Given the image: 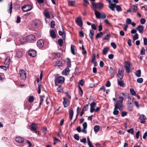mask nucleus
Here are the masks:
<instances>
[{
  "mask_svg": "<svg viewBox=\"0 0 147 147\" xmlns=\"http://www.w3.org/2000/svg\"><path fill=\"white\" fill-rule=\"evenodd\" d=\"M30 129L32 131H36L37 129V124L34 123H31V125L30 126Z\"/></svg>",
  "mask_w": 147,
  "mask_h": 147,
  "instance_id": "obj_10",
  "label": "nucleus"
},
{
  "mask_svg": "<svg viewBox=\"0 0 147 147\" xmlns=\"http://www.w3.org/2000/svg\"><path fill=\"white\" fill-rule=\"evenodd\" d=\"M110 36V34H107L106 36L103 39V40H109V36Z\"/></svg>",
  "mask_w": 147,
  "mask_h": 147,
  "instance_id": "obj_51",
  "label": "nucleus"
},
{
  "mask_svg": "<svg viewBox=\"0 0 147 147\" xmlns=\"http://www.w3.org/2000/svg\"><path fill=\"white\" fill-rule=\"evenodd\" d=\"M57 91L59 92H62V88L61 86H59L57 89Z\"/></svg>",
  "mask_w": 147,
  "mask_h": 147,
  "instance_id": "obj_48",
  "label": "nucleus"
},
{
  "mask_svg": "<svg viewBox=\"0 0 147 147\" xmlns=\"http://www.w3.org/2000/svg\"><path fill=\"white\" fill-rule=\"evenodd\" d=\"M92 9H95L98 8L99 9H101L103 7V4L101 3H98L96 4L94 2L92 3Z\"/></svg>",
  "mask_w": 147,
  "mask_h": 147,
  "instance_id": "obj_2",
  "label": "nucleus"
},
{
  "mask_svg": "<svg viewBox=\"0 0 147 147\" xmlns=\"http://www.w3.org/2000/svg\"><path fill=\"white\" fill-rule=\"evenodd\" d=\"M94 31L92 30H90V33L89 34V36L91 40H93V36L94 34Z\"/></svg>",
  "mask_w": 147,
  "mask_h": 147,
  "instance_id": "obj_29",
  "label": "nucleus"
},
{
  "mask_svg": "<svg viewBox=\"0 0 147 147\" xmlns=\"http://www.w3.org/2000/svg\"><path fill=\"white\" fill-rule=\"evenodd\" d=\"M124 99L123 96H119V100L117 101L116 104L119 105L120 107H123V101Z\"/></svg>",
  "mask_w": 147,
  "mask_h": 147,
  "instance_id": "obj_7",
  "label": "nucleus"
},
{
  "mask_svg": "<svg viewBox=\"0 0 147 147\" xmlns=\"http://www.w3.org/2000/svg\"><path fill=\"white\" fill-rule=\"evenodd\" d=\"M37 46L40 48H42L44 45V40H38L37 43Z\"/></svg>",
  "mask_w": 147,
  "mask_h": 147,
  "instance_id": "obj_13",
  "label": "nucleus"
},
{
  "mask_svg": "<svg viewBox=\"0 0 147 147\" xmlns=\"http://www.w3.org/2000/svg\"><path fill=\"white\" fill-rule=\"evenodd\" d=\"M111 83L109 81H108L105 84V86L107 87H109L111 86Z\"/></svg>",
  "mask_w": 147,
  "mask_h": 147,
  "instance_id": "obj_61",
  "label": "nucleus"
},
{
  "mask_svg": "<svg viewBox=\"0 0 147 147\" xmlns=\"http://www.w3.org/2000/svg\"><path fill=\"white\" fill-rule=\"evenodd\" d=\"M93 10L95 12L94 14L97 18L104 19L106 17V15L104 13H100L94 8L93 9Z\"/></svg>",
  "mask_w": 147,
  "mask_h": 147,
  "instance_id": "obj_1",
  "label": "nucleus"
},
{
  "mask_svg": "<svg viewBox=\"0 0 147 147\" xmlns=\"http://www.w3.org/2000/svg\"><path fill=\"white\" fill-rule=\"evenodd\" d=\"M62 64V62L60 61H58L55 63V66H61Z\"/></svg>",
  "mask_w": 147,
  "mask_h": 147,
  "instance_id": "obj_39",
  "label": "nucleus"
},
{
  "mask_svg": "<svg viewBox=\"0 0 147 147\" xmlns=\"http://www.w3.org/2000/svg\"><path fill=\"white\" fill-rule=\"evenodd\" d=\"M22 9L23 11L27 12L31 10L32 6L30 5H24L22 7Z\"/></svg>",
  "mask_w": 147,
  "mask_h": 147,
  "instance_id": "obj_8",
  "label": "nucleus"
},
{
  "mask_svg": "<svg viewBox=\"0 0 147 147\" xmlns=\"http://www.w3.org/2000/svg\"><path fill=\"white\" fill-rule=\"evenodd\" d=\"M70 70L68 68H66L63 70L62 72V74L65 76H67L69 75Z\"/></svg>",
  "mask_w": 147,
  "mask_h": 147,
  "instance_id": "obj_18",
  "label": "nucleus"
},
{
  "mask_svg": "<svg viewBox=\"0 0 147 147\" xmlns=\"http://www.w3.org/2000/svg\"><path fill=\"white\" fill-rule=\"evenodd\" d=\"M64 80L65 78L64 77L61 76H59L55 78L54 81L55 83L56 84L57 83L62 84L64 82Z\"/></svg>",
  "mask_w": 147,
  "mask_h": 147,
  "instance_id": "obj_6",
  "label": "nucleus"
},
{
  "mask_svg": "<svg viewBox=\"0 0 147 147\" xmlns=\"http://www.w3.org/2000/svg\"><path fill=\"white\" fill-rule=\"evenodd\" d=\"M103 35L102 32H101L99 33H98L96 35V38L100 37L102 36Z\"/></svg>",
  "mask_w": 147,
  "mask_h": 147,
  "instance_id": "obj_43",
  "label": "nucleus"
},
{
  "mask_svg": "<svg viewBox=\"0 0 147 147\" xmlns=\"http://www.w3.org/2000/svg\"><path fill=\"white\" fill-rule=\"evenodd\" d=\"M125 65L124 67L127 73H129L130 72L131 66L130 63L129 61H125L124 62Z\"/></svg>",
  "mask_w": 147,
  "mask_h": 147,
  "instance_id": "obj_5",
  "label": "nucleus"
},
{
  "mask_svg": "<svg viewBox=\"0 0 147 147\" xmlns=\"http://www.w3.org/2000/svg\"><path fill=\"white\" fill-rule=\"evenodd\" d=\"M83 128L86 129L87 127V125L86 122H84L82 125Z\"/></svg>",
  "mask_w": 147,
  "mask_h": 147,
  "instance_id": "obj_64",
  "label": "nucleus"
},
{
  "mask_svg": "<svg viewBox=\"0 0 147 147\" xmlns=\"http://www.w3.org/2000/svg\"><path fill=\"white\" fill-rule=\"evenodd\" d=\"M127 131L129 133L131 134H134V130L133 128H131L127 130Z\"/></svg>",
  "mask_w": 147,
  "mask_h": 147,
  "instance_id": "obj_53",
  "label": "nucleus"
},
{
  "mask_svg": "<svg viewBox=\"0 0 147 147\" xmlns=\"http://www.w3.org/2000/svg\"><path fill=\"white\" fill-rule=\"evenodd\" d=\"M10 62V59L9 58L7 57L5 61V63L6 64H7L9 65Z\"/></svg>",
  "mask_w": 147,
  "mask_h": 147,
  "instance_id": "obj_47",
  "label": "nucleus"
},
{
  "mask_svg": "<svg viewBox=\"0 0 147 147\" xmlns=\"http://www.w3.org/2000/svg\"><path fill=\"white\" fill-rule=\"evenodd\" d=\"M115 7L116 8L117 10L118 11H122L121 8L120 6L119 5H117L115 6Z\"/></svg>",
  "mask_w": 147,
  "mask_h": 147,
  "instance_id": "obj_46",
  "label": "nucleus"
},
{
  "mask_svg": "<svg viewBox=\"0 0 147 147\" xmlns=\"http://www.w3.org/2000/svg\"><path fill=\"white\" fill-rule=\"evenodd\" d=\"M137 81L138 82L141 83L143 82V80L142 78H138L137 79Z\"/></svg>",
  "mask_w": 147,
  "mask_h": 147,
  "instance_id": "obj_50",
  "label": "nucleus"
},
{
  "mask_svg": "<svg viewBox=\"0 0 147 147\" xmlns=\"http://www.w3.org/2000/svg\"><path fill=\"white\" fill-rule=\"evenodd\" d=\"M74 115V111L72 109H70L69 111V118L70 120H71Z\"/></svg>",
  "mask_w": 147,
  "mask_h": 147,
  "instance_id": "obj_26",
  "label": "nucleus"
},
{
  "mask_svg": "<svg viewBox=\"0 0 147 147\" xmlns=\"http://www.w3.org/2000/svg\"><path fill=\"white\" fill-rule=\"evenodd\" d=\"M127 115V113L126 112L122 111L121 112V116L122 117H124V116Z\"/></svg>",
  "mask_w": 147,
  "mask_h": 147,
  "instance_id": "obj_63",
  "label": "nucleus"
},
{
  "mask_svg": "<svg viewBox=\"0 0 147 147\" xmlns=\"http://www.w3.org/2000/svg\"><path fill=\"white\" fill-rule=\"evenodd\" d=\"M133 106L132 105H129L128 107V109L129 111H131L133 110Z\"/></svg>",
  "mask_w": 147,
  "mask_h": 147,
  "instance_id": "obj_54",
  "label": "nucleus"
},
{
  "mask_svg": "<svg viewBox=\"0 0 147 147\" xmlns=\"http://www.w3.org/2000/svg\"><path fill=\"white\" fill-rule=\"evenodd\" d=\"M117 83L118 85L122 87H124L125 86V85L124 84V81L122 80V79H118Z\"/></svg>",
  "mask_w": 147,
  "mask_h": 147,
  "instance_id": "obj_19",
  "label": "nucleus"
},
{
  "mask_svg": "<svg viewBox=\"0 0 147 147\" xmlns=\"http://www.w3.org/2000/svg\"><path fill=\"white\" fill-rule=\"evenodd\" d=\"M20 77L21 80H26V71L23 69H20L19 71Z\"/></svg>",
  "mask_w": 147,
  "mask_h": 147,
  "instance_id": "obj_4",
  "label": "nucleus"
},
{
  "mask_svg": "<svg viewBox=\"0 0 147 147\" xmlns=\"http://www.w3.org/2000/svg\"><path fill=\"white\" fill-rule=\"evenodd\" d=\"M138 5L137 4L133 5L130 7V9L132 11L135 12L137 10Z\"/></svg>",
  "mask_w": 147,
  "mask_h": 147,
  "instance_id": "obj_25",
  "label": "nucleus"
},
{
  "mask_svg": "<svg viewBox=\"0 0 147 147\" xmlns=\"http://www.w3.org/2000/svg\"><path fill=\"white\" fill-rule=\"evenodd\" d=\"M84 2V5L85 6H87V5H89V3L88 1V0H83Z\"/></svg>",
  "mask_w": 147,
  "mask_h": 147,
  "instance_id": "obj_44",
  "label": "nucleus"
},
{
  "mask_svg": "<svg viewBox=\"0 0 147 147\" xmlns=\"http://www.w3.org/2000/svg\"><path fill=\"white\" fill-rule=\"evenodd\" d=\"M55 25V21H52L51 22V28H54Z\"/></svg>",
  "mask_w": 147,
  "mask_h": 147,
  "instance_id": "obj_56",
  "label": "nucleus"
},
{
  "mask_svg": "<svg viewBox=\"0 0 147 147\" xmlns=\"http://www.w3.org/2000/svg\"><path fill=\"white\" fill-rule=\"evenodd\" d=\"M138 38V34H136L133 37V39L134 40H136Z\"/></svg>",
  "mask_w": 147,
  "mask_h": 147,
  "instance_id": "obj_58",
  "label": "nucleus"
},
{
  "mask_svg": "<svg viewBox=\"0 0 147 147\" xmlns=\"http://www.w3.org/2000/svg\"><path fill=\"white\" fill-rule=\"evenodd\" d=\"M111 45L114 49H115L117 47V45L115 42H112L111 43Z\"/></svg>",
  "mask_w": 147,
  "mask_h": 147,
  "instance_id": "obj_57",
  "label": "nucleus"
},
{
  "mask_svg": "<svg viewBox=\"0 0 147 147\" xmlns=\"http://www.w3.org/2000/svg\"><path fill=\"white\" fill-rule=\"evenodd\" d=\"M123 107H120L119 105L115 104V105L113 114L115 115H118L119 113V111L117 110L118 109L119 110H121L123 109Z\"/></svg>",
  "mask_w": 147,
  "mask_h": 147,
  "instance_id": "obj_3",
  "label": "nucleus"
},
{
  "mask_svg": "<svg viewBox=\"0 0 147 147\" xmlns=\"http://www.w3.org/2000/svg\"><path fill=\"white\" fill-rule=\"evenodd\" d=\"M9 5V9L7 10V11L11 15L12 12V9L13 8L12 2H11L10 3L8 4Z\"/></svg>",
  "mask_w": 147,
  "mask_h": 147,
  "instance_id": "obj_22",
  "label": "nucleus"
},
{
  "mask_svg": "<svg viewBox=\"0 0 147 147\" xmlns=\"http://www.w3.org/2000/svg\"><path fill=\"white\" fill-rule=\"evenodd\" d=\"M100 129V126L98 125H96L94 127V130L96 132H98L99 131Z\"/></svg>",
  "mask_w": 147,
  "mask_h": 147,
  "instance_id": "obj_32",
  "label": "nucleus"
},
{
  "mask_svg": "<svg viewBox=\"0 0 147 147\" xmlns=\"http://www.w3.org/2000/svg\"><path fill=\"white\" fill-rule=\"evenodd\" d=\"M74 138L77 140H79V137L77 134H75L74 135Z\"/></svg>",
  "mask_w": 147,
  "mask_h": 147,
  "instance_id": "obj_62",
  "label": "nucleus"
},
{
  "mask_svg": "<svg viewBox=\"0 0 147 147\" xmlns=\"http://www.w3.org/2000/svg\"><path fill=\"white\" fill-rule=\"evenodd\" d=\"M116 4L115 3L110 4L109 8L112 11H114L115 10L114 8L115 7Z\"/></svg>",
  "mask_w": 147,
  "mask_h": 147,
  "instance_id": "obj_30",
  "label": "nucleus"
},
{
  "mask_svg": "<svg viewBox=\"0 0 147 147\" xmlns=\"http://www.w3.org/2000/svg\"><path fill=\"white\" fill-rule=\"evenodd\" d=\"M20 41L21 44H23L25 42H28L27 40V36L26 37H22L20 38Z\"/></svg>",
  "mask_w": 147,
  "mask_h": 147,
  "instance_id": "obj_23",
  "label": "nucleus"
},
{
  "mask_svg": "<svg viewBox=\"0 0 147 147\" xmlns=\"http://www.w3.org/2000/svg\"><path fill=\"white\" fill-rule=\"evenodd\" d=\"M44 97V96H42L40 97V102L39 103V107H40L41 106L42 102H43L44 100L43 97Z\"/></svg>",
  "mask_w": 147,
  "mask_h": 147,
  "instance_id": "obj_45",
  "label": "nucleus"
},
{
  "mask_svg": "<svg viewBox=\"0 0 147 147\" xmlns=\"http://www.w3.org/2000/svg\"><path fill=\"white\" fill-rule=\"evenodd\" d=\"M66 65L67 67H71V60L69 58L67 59Z\"/></svg>",
  "mask_w": 147,
  "mask_h": 147,
  "instance_id": "obj_35",
  "label": "nucleus"
},
{
  "mask_svg": "<svg viewBox=\"0 0 147 147\" xmlns=\"http://www.w3.org/2000/svg\"><path fill=\"white\" fill-rule=\"evenodd\" d=\"M63 105L64 107H66L68 106L69 104L67 103V99L66 98H63Z\"/></svg>",
  "mask_w": 147,
  "mask_h": 147,
  "instance_id": "obj_27",
  "label": "nucleus"
},
{
  "mask_svg": "<svg viewBox=\"0 0 147 147\" xmlns=\"http://www.w3.org/2000/svg\"><path fill=\"white\" fill-rule=\"evenodd\" d=\"M68 5L71 6H74L76 4V2L75 1H68Z\"/></svg>",
  "mask_w": 147,
  "mask_h": 147,
  "instance_id": "obj_28",
  "label": "nucleus"
},
{
  "mask_svg": "<svg viewBox=\"0 0 147 147\" xmlns=\"http://www.w3.org/2000/svg\"><path fill=\"white\" fill-rule=\"evenodd\" d=\"M88 106L89 104H86L84 105L82 109V110H83V111H86L88 110Z\"/></svg>",
  "mask_w": 147,
  "mask_h": 147,
  "instance_id": "obj_42",
  "label": "nucleus"
},
{
  "mask_svg": "<svg viewBox=\"0 0 147 147\" xmlns=\"http://www.w3.org/2000/svg\"><path fill=\"white\" fill-rule=\"evenodd\" d=\"M136 76L138 77H140L141 75V71L140 69L138 70L135 73Z\"/></svg>",
  "mask_w": 147,
  "mask_h": 147,
  "instance_id": "obj_36",
  "label": "nucleus"
},
{
  "mask_svg": "<svg viewBox=\"0 0 147 147\" xmlns=\"http://www.w3.org/2000/svg\"><path fill=\"white\" fill-rule=\"evenodd\" d=\"M34 98L33 96H30L29 98L28 101L30 103H32L34 100Z\"/></svg>",
  "mask_w": 147,
  "mask_h": 147,
  "instance_id": "obj_37",
  "label": "nucleus"
},
{
  "mask_svg": "<svg viewBox=\"0 0 147 147\" xmlns=\"http://www.w3.org/2000/svg\"><path fill=\"white\" fill-rule=\"evenodd\" d=\"M42 24L41 22L39 20H35L34 22L33 26H34L38 28L39 27H41Z\"/></svg>",
  "mask_w": 147,
  "mask_h": 147,
  "instance_id": "obj_12",
  "label": "nucleus"
},
{
  "mask_svg": "<svg viewBox=\"0 0 147 147\" xmlns=\"http://www.w3.org/2000/svg\"><path fill=\"white\" fill-rule=\"evenodd\" d=\"M109 49L108 47L104 48L102 51V54L104 55H106L109 51Z\"/></svg>",
  "mask_w": 147,
  "mask_h": 147,
  "instance_id": "obj_34",
  "label": "nucleus"
},
{
  "mask_svg": "<svg viewBox=\"0 0 147 147\" xmlns=\"http://www.w3.org/2000/svg\"><path fill=\"white\" fill-rule=\"evenodd\" d=\"M109 71L111 76L112 77H113L116 73V71H115V70L112 67H111L110 68Z\"/></svg>",
  "mask_w": 147,
  "mask_h": 147,
  "instance_id": "obj_15",
  "label": "nucleus"
},
{
  "mask_svg": "<svg viewBox=\"0 0 147 147\" xmlns=\"http://www.w3.org/2000/svg\"><path fill=\"white\" fill-rule=\"evenodd\" d=\"M28 53L30 56L32 57H34L36 55V52L34 50L29 51Z\"/></svg>",
  "mask_w": 147,
  "mask_h": 147,
  "instance_id": "obj_20",
  "label": "nucleus"
},
{
  "mask_svg": "<svg viewBox=\"0 0 147 147\" xmlns=\"http://www.w3.org/2000/svg\"><path fill=\"white\" fill-rule=\"evenodd\" d=\"M43 13L45 16L47 18H50V16L49 12L47 11H45Z\"/></svg>",
  "mask_w": 147,
  "mask_h": 147,
  "instance_id": "obj_31",
  "label": "nucleus"
},
{
  "mask_svg": "<svg viewBox=\"0 0 147 147\" xmlns=\"http://www.w3.org/2000/svg\"><path fill=\"white\" fill-rule=\"evenodd\" d=\"M130 91L131 94L134 96L136 95V93L134 89L130 88Z\"/></svg>",
  "mask_w": 147,
  "mask_h": 147,
  "instance_id": "obj_38",
  "label": "nucleus"
},
{
  "mask_svg": "<svg viewBox=\"0 0 147 147\" xmlns=\"http://www.w3.org/2000/svg\"><path fill=\"white\" fill-rule=\"evenodd\" d=\"M15 140L16 142L19 143H22L24 141V139L23 138L19 137H17L15 138Z\"/></svg>",
  "mask_w": 147,
  "mask_h": 147,
  "instance_id": "obj_21",
  "label": "nucleus"
},
{
  "mask_svg": "<svg viewBox=\"0 0 147 147\" xmlns=\"http://www.w3.org/2000/svg\"><path fill=\"white\" fill-rule=\"evenodd\" d=\"M50 36L53 38H56V36L55 31L53 30H52L50 32Z\"/></svg>",
  "mask_w": 147,
  "mask_h": 147,
  "instance_id": "obj_24",
  "label": "nucleus"
},
{
  "mask_svg": "<svg viewBox=\"0 0 147 147\" xmlns=\"http://www.w3.org/2000/svg\"><path fill=\"white\" fill-rule=\"evenodd\" d=\"M41 84H38V94H40L41 92Z\"/></svg>",
  "mask_w": 147,
  "mask_h": 147,
  "instance_id": "obj_49",
  "label": "nucleus"
},
{
  "mask_svg": "<svg viewBox=\"0 0 147 147\" xmlns=\"http://www.w3.org/2000/svg\"><path fill=\"white\" fill-rule=\"evenodd\" d=\"M76 22L78 25L81 28L82 27L83 22L80 17L78 18L76 20Z\"/></svg>",
  "mask_w": 147,
  "mask_h": 147,
  "instance_id": "obj_11",
  "label": "nucleus"
},
{
  "mask_svg": "<svg viewBox=\"0 0 147 147\" xmlns=\"http://www.w3.org/2000/svg\"><path fill=\"white\" fill-rule=\"evenodd\" d=\"M71 52L72 54L74 55H75V52L74 47V46L71 45Z\"/></svg>",
  "mask_w": 147,
  "mask_h": 147,
  "instance_id": "obj_40",
  "label": "nucleus"
},
{
  "mask_svg": "<svg viewBox=\"0 0 147 147\" xmlns=\"http://www.w3.org/2000/svg\"><path fill=\"white\" fill-rule=\"evenodd\" d=\"M62 28L63 31H59V35L62 37L63 39L65 40L66 38L65 33L64 31L63 28Z\"/></svg>",
  "mask_w": 147,
  "mask_h": 147,
  "instance_id": "obj_17",
  "label": "nucleus"
},
{
  "mask_svg": "<svg viewBox=\"0 0 147 147\" xmlns=\"http://www.w3.org/2000/svg\"><path fill=\"white\" fill-rule=\"evenodd\" d=\"M120 94H122L123 96H126L127 97V98H128L130 100L131 99V98L128 96V94H127L126 93H121Z\"/></svg>",
  "mask_w": 147,
  "mask_h": 147,
  "instance_id": "obj_52",
  "label": "nucleus"
},
{
  "mask_svg": "<svg viewBox=\"0 0 147 147\" xmlns=\"http://www.w3.org/2000/svg\"><path fill=\"white\" fill-rule=\"evenodd\" d=\"M58 43L60 47H61L62 46L63 43V41L61 39H59L58 40Z\"/></svg>",
  "mask_w": 147,
  "mask_h": 147,
  "instance_id": "obj_41",
  "label": "nucleus"
},
{
  "mask_svg": "<svg viewBox=\"0 0 147 147\" xmlns=\"http://www.w3.org/2000/svg\"><path fill=\"white\" fill-rule=\"evenodd\" d=\"M131 20L130 18H127L126 20V22L128 24H130L131 23Z\"/></svg>",
  "mask_w": 147,
  "mask_h": 147,
  "instance_id": "obj_55",
  "label": "nucleus"
},
{
  "mask_svg": "<svg viewBox=\"0 0 147 147\" xmlns=\"http://www.w3.org/2000/svg\"><path fill=\"white\" fill-rule=\"evenodd\" d=\"M146 119V117L143 114L140 115L139 116V119L140 120V122L142 123H144L145 122V120Z\"/></svg>",
  "mask_w": 147,
  "mask_h": 147,
  "instance_id": "obj_14",
  "label": "nucleus"
},
{
  "mask_svg": "<svg viewBox=\"0 0 147 147\" xmlns=\"http://www.w3.org/2000/svg\"><path fill=\"white\" fill-rule=\"evenodd\" d=\"M124 69H119L117 76L119 79H122L123 77Z\"/></svg>",
  "mask_w": 147,
  "mask_h": 147,
  "instance_id": "obj_9",
  "label": "nucleus"
},
{
  "mask_svg": "<svg viewBox=\"0 0 147 147\" xmlns=\"http://www.w3.org/2000/svg\"><path fill=\"white\" fill-rule=\"evenodd\" d=\"M22 55V53L20 51H17L16 53V56L18 58L21 57Z\"/></svg>",
  "mask_w": 147,
  "mask_h": 147,
  "instance_id": "obj_33",
  "label": "nucleus"
},
{
  "mask_svg": "<svg viewBox=\"0 0 147 147\" xmlns=\"http://www.w3.org/2000/svg\"><path fill=\"white\" fill-rule=\"evenodd\" d=\"M146 50L144 48H142V49L141 51V54L142 55H144L145 53Z\"/></svg>",
  "mask_w": 147,
  "mask_h": 147,
  "instance_id": "obj_59",
  "label": "nucleus"
},
{
  "mask_svg": "<svg viewBox=\"0 0 147 147\" xmlns=\"http://www.w3.org/2000/svg\"><path fill=\"white\" fill-rule=\"evenodd\" d=\"M28 42L32 41H36L35 36L32 35H30L27 36Z\"/></svg>",
  "mask_w": 147,
  "mask_h": 147,
  "instance_id": "obj_16",
  "label": "nucleus"
},
{
  "mask_svg": "<svg viewBox=\"0 0 147 147\" xmlns=\"http://www.w3.org/2000/svg\"><path fill=\"white\" fill-rule=\"evenodd\" d=\"M96 58V55L95 54H94L93 55V56L92 59L91 60V62L92 63L94 62V61L95 60Z\"/></svg>",
  "mask_w": 147,
  "mask_h": 147,
  "instance_id": "obj_60",
  "label": "nucleus"
}]
</instances>
